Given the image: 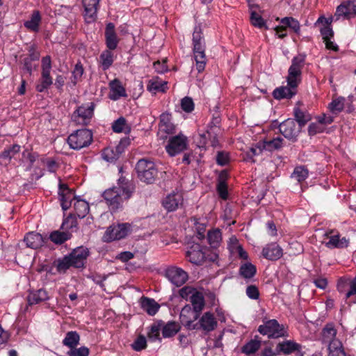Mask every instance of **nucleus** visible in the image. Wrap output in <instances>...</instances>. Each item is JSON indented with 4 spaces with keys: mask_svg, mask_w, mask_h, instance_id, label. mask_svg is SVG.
Listing matches in <instances>:
<instances>
[{
    "mask_svg": "<svg viewBox=\"0 0 356 356\" xmlns=\"http://www.w3.org/2000/svg\"><path fill=\"white\" fill-rule=\"evenodd\" d=\"M305 63V56L304 55L299 54L292 59L286 77L287 86H281L274 90L273 95L275 99H291L297 94Z\"/></svg>",
    "mask_w": 356,
    "mask_h": 356,
    "instance_id": "f257e3e1",
    "label": "nucleus"
},
{
    "mask_svg": "<svg viewBox=\"0 0 356 356\" xmlns=\"http://www.w3.org/2000/svg\"><path fill=\"white\" fill-rule=\"evenodd\" d=\"M134 186L131 183L124 178L118 179L117 186L106 190L103 193V197L111 210L115 211L119 209L124 200L131 196Z\"/></svg>",
    "mask_w": 356,
    "mask_h": 356,
    "instance_id": "f03ea898",
    "label": "nucleus"
},
{
    "mask_svg": "<svg viewBox=\"0 0 356 356\" xmlns=\"http://www.w3.org/2000/svg\"><path fill=\"white\" fill-rule=\"evenodd\" d=\"M193 54L196 69L198 72L204 70L207 63L204 42L200 29L195 28L193 33Z\"/></svg>",
    "mask_w": 356,
    "mask_h": 356,
    "instance_id": "7ed1b4c3",
    "label": "nucleus"
},
{
    "mask_svg": "<svg viewBox=\"0 0 356 356\" xmlns=\"http://www.w3.org/2000/svg\"><path fill=\"white\" fill-rule=\"evenodd\" d=\"M258 331L263 335H267L268 338L277 339L289 336L287 327L280 324L275 319L264 321V324L259 326Z\"/></svg>",
    "mask_w": 356,
    "mask_h": 356,
    "instance_id": "20e7f679",
    "label": "nucleus"
},
{
    "mask_svg": "<svg viewBox=\"0 0 356 356\" xmlns=\"http://www.w3.org/2000/svg\"><path fill=\"white\" fill-rule=\"evenodd\" d=\"M92 141V132L86 129H79L67 138V143L73 149H81L88 146Z\"/></svg>",
    "mask_w": 356,
    "mask_h": 356,
    "instance_id": "39448f33",
    "label": "nucleus"
},
{
    "mask_svg": "<svg viewBox=\"0 0 356 356\" xmlns=\"http://www.w3.org/2000/svg\"><path fill=\"white\" fill-rule=\"evenodd\" d=\"M136 170L139 179L147 184L152 183L157 175L155 164L147 159H140L138 161Z\"/></svg>",
    "mask_w": 356,
    "mask_h": 356,
    "instance_id": "423d86ee",
    "label": "nucleus"
},
{
    "mask_svg": "<svg viewBox=\"0 0 356 356\" xmlns=\"http://www.w3.org/2000/svg\"><path fill=\"white\" fill-rule=\"evenodd\" d=\"M220 128L218 126H211L209 129L200 134L196 138L197 145L199 148L206 149L208 145L216 147L218 145V135Z\"/></svg>",
    "mask_w": 356,
    "mask_h": 356,
    "instance_id": "0eeeda50",
    "label": "nucleus"
},
{
    "mask_svg": "<svg viewBox=\"0 0 356 356\" xmlns=\"http://www.w3.org/2000/svg\"><path fill=\"white\" fill-rule=\"evenodd\" d=\"M94 108L95 104L92 102L78 107L72 115V121L77 125L88 124L93 115Z\"/></svg>",
    "mask_w": 356,
    "mask_h": 356,
    "instance_id": "6e6552de",
    "label": "nucleus"
},
{
    "mask_svg": "<svg viewBox=\"0 0 356 356\" xmlns=\"http://www.w3.org/2000/svg\"><path fill=\"white\" fill-rule=\"evenodd\" d=\"M131 231V225L129 223L118 224L110 226L103 236V241L110 242L114 240H120L124 238Z\"/></svg>",
    "mask_w": 356,
    "mask_h": 356,
    "instance_id": "1a4fd4ad",
    "label": "nucleus"
},
{
    "mask_svg": "<svg viewBox=\"0 0 356 356\" xmlns=\"http://www.w3.org/2000/svg\"><path fill=\"white\" fill-rule=\"evenodd\" d=\"M334 17H335V21L350 19L356 17V0L343 1L337 7Z\"/></svg>",
    "mask_w": 356,
    "mask_h": 356,
    "instance_id": "9d476101",
    "label": "nucleus"
},
{
    "mask_svg": "<svg viewBox=\"0 0 356 356\" xmlns=\"http://www.w3.org/2000/svg\"><path fill=\"white\" fill-rule=\"evenodd\" d=\"M187 146V138L184 134H180L169 139L165 149L170 156H174L185 150Z\"/></svg>",
    "mask_w": 356,
    "mask_h": 356,
    "instance_id": "9b49d317",
    "label": "nucleus"
},
{
    "mask_svg": "<svg viewBox=\"0 0 356 356\" xmlns=\"http://www.w3.org/2000/svg\"><path fill=\"white\" fill-rule=\"evenodd\" d=\"M300 129L296 121L291 118L284 120L279 126L280 132L286 138L292 141L296 140Z\"/></svg>",
    "mask_w": 356,
    "mask_h": 356,
    "instance_id": "f8f14e48",
    "label": "nucleus"
},
{
    "mask_svg": "<svg viewBox=\"0 0 356 356\" xmlns=\"http://www.w3.org/2000/svg\"><path fill=\"white\" fill-rule=\"evenodd\" d=\"M200 313L192 309L190 305L184 307L180 313V321L184 326L188 330H195L198 328V324L195 321L198 318Z\"/></svg>",
    "mask_w": 356,
    "mask_h": 356,
    "instance_id": "ddd939ff",
    "label": "nucleus"
},
{
    "mask_svg": "<svg viewBox=\"0 0 356 356\" xmlns=\"http://www.w3.org/2000/svg\"><path fill=\"white\" fill-rule=\"evenodd\" d=\"M325 236L328 239L327 241L325 242V246L328 248L341 249L348 246L349 239L346 237H341V235L337 231L330 230L325 234Z\"/></svg>",
    "mask_w": 356,
    "mask_h": 356,
    "instance_id": "4468645a",
    "label": "nucleus"
},
{
    "mask_svg": "<svg viewBox=\"0 0 356 356\" xmlns=\"http://www.w3.org/2000/svg\"><path fill=\"white\" fill-rule=\"evenodd\" d=\"M277 355H290L295 353L297 356H303L302 346L294 341L286 340L277 343L275 348Z\"/></svg>",
    "mask_w": 356,
    "mask_h": 356,
    "instance_id": "2eb2a0df",
    "label": "nucleus"
},
{
    "mask_svg": "<svg viewBox=\"0 0 356 356\" xmlns=\"http://www.w3.org/2000/svg\"><path fill=\"white\" fill-rule=\"evenodd\" d=\"M165 276L168 280L177 286L183 285L188 280V274L183 269L172 266L165 270Z\"/></svg>",
    "mask_w": 356,
    "mask_h": 356,
    "instance_id": "dca6fc26",
    "label": "nucleus"
},
{
    "mask_svg": "<svg viewBox=\"0 0 356 356\" xmlns=\"http://www.w3.org/2000/svg\"><path fill=\"white\" fill-rule=\"evenodd\" d=\"M337 289L340 293H346V298L356 295V276L353 278L341 277L339 280Z\"/></svg>",
    "mask_w": 356,
    "mask_h": 356,
    "instance_id": "f3484780",
    "label": "nucleus"
},
{
    "mask_svg": "<svg viewBox=\"0 0 356 356\" xmlns=\"http://www.w3.org/2000/svg\"><path fill=\"white\" fill-rule=\"evenodd\" d=\"M204 248L199 244L193 245L186 252V257L188 261L195 265H202L205 261L206 254Z\"/></svg>",
    "mask_w": 356,
    "mask_h": 356,
    "instance_id": "a211bd4d",
    "label": "nucleus"
},
{
    "mask_svg": "<svg viewBox=\"0 0 356 356\" xmlns=\"http://www.w3.org/2000/svg\"><path fill=\"white\" fill-rule=\"evenodd\" d=\"M261 254L268 260L276 261L282 256L283 250L277 243H270L263 248Z\"/></svg>",
    "mask_w": 356,
    "mask_h": 356,
    "instance_id": "6ab92c4d",
    "label": "nucleus"
},
{
    "mask_svg": "<svg viewBox=\"0 0 356 356\" xmlns=\"http://www.w3.org/2000/svg\"><path fill=\"white\" fill-rule=\"evenodd\" d=\"M84 7V17L87 23L96 19L99 0H82Z\"/></svg>",
    "mask_w": 356,
    "mask_h": 356,
    "instance_id": "aec40b11",
    "label": "nucleus"
},
{
    "mask_svg": "<svg viewBox=\"0 0 356 356\" xmlns=\"http://www.w3.org/2000/svg\"><path fill=\"white\" fill-rule=\"evenodd\" d=\"M105 42L109 50H115L119 43L120 39L115 32V25L110 22L106 24L105 29Z\"/></svg>",
    "mask_w": 356,
    "mask_h": 356,
    "instance_id": "412c9836",
    "label": "nucleus"
},
{
    "mask_svg": "<svg viewBox=\"0 0 356 356\" xmlns=\"http://www.w3.org/2000/svg\"><path fill=\"white\" fill-rule=\"evenodd\" d=\"M108 86L110 89L108 97L110 99L117 101L121 97H127L126 90L120 80L115 79L109 82Z\"/></svg>",
    "mask_w": 356,
    "mask_h": 356,
    "instance_id": "4be33fe9",
    "label": "nucleus"
},
{
    "mask_svg": "<svg viewBox=\"0 0 356 356\" xmlns=\"http://www.w3.org/2000/svg\"><path fill=\"white\" fill-rule=\"evenodd\" d=\"M88 256V249L84 247H79L74 250L72 252L68 255V257H70V261L73 264V267L81 268L84 266Z\"/></svg>",
    "mask_w": 356,
    "mask_h": 356,
    "instance_id": "5701e85b",
    "label": "nucleus"
},
{
    "mask_svg": "<svg viewBox=\"0 0 356 356\" xmlns=\"http://www.w3.org/2000/svg\"><path fill=\"white\" fill-rule=\"evenodd\" d=\"M183 203V197L180 193L169 194L163 200V205L168 211H173Z\"/></svg>",
    "mask_w": 356,
    "mask_h": 356,
    "instance_id": "b1692460",
    "label": "nucleus"
},
{
    "mask_svg": "<svg viewBox=\"0 0 356 356\" xmlns=\"http://www.w3.org/2000/svg\"><path fill=\"white\" fill-rule=\"evenodd\" d=\"M334 20H335V17L334 16H331L327 18L321 16L318 19L316 23H321L324 25L320 30L323 41L327 40V39H331L333 37L334 33L331 27V23Z\"/></svg>",
    "mask_w": 356,
    "mask_h": 356,
    "instance_id": "393cba45",
    "label": "nucleus"
},
{
    "mask_svg": "<svg viewBox=\"0 0 356 356\" xmlns=\"http://www.w3.org/2000/svg\"><path fill=\"white\" fill-rule=\"evenodd\" d=\"M199 327L207 332H211L215 330L217 327V321L214 315L209 312L204 313L200 318L198 327Z\"/></svg>",
    "mask_w": 356,
    "mask_h": 356,
    "instance_id": "a878e982",
    "label": "nucleus"
},
{
    "mask_svg": "<svg viewBox=\"0 0 356 356\" xmlns=\"http://www.w3.org/2000/svg\"><path fill=\"white\" fill-rule=\"evenodd\" d=\"M147 89L149 92L153 94H156L157 92H164L168 89L167 82L162 81L157 76L153 77L148 81Z\"/></svg>",
    "mask_w": 356,
    "mask_h": 356,
    "instance_id": "bb28decb",
    "label": "nucleus"
},
{
    "mask_svg": "<svg viewBox=\"0 0 356 356\" xmlns=\"http://www.w3.org/2000/svg\"><path fill=\"white\" fill-rule=\"evenodd\" d=\"M50 298L46 290L40 289L35 291H32L28 296V302L29 305H36L44 301L48 300Z\"/></svg>",
    "mask_w": 356,
    "mask_h": 356,
    "instance_id": "cd10ccee",
    "label": "nucleus"
},
{
    "mask_svg": "<svg viewBox=\"0 0 356 356\" xmlns=\"http://www.w3.org/2000/svg\"><path fill=\"white\" fill-rule=\"evenodd\" d=\"M24 242L27 247L32 249H38L43 245L44 241L41 234L31 232L26 234L24 237Z\"/></svg>",
    "mask_w": 356,
    "mask_h": 356,
    "instance_id": "c85d7f7f",
    "label": "nucleus"
},
{
    "mask_svg": "<svg viewBox=\"0 0 356 356\" xmlns=\"http://www.w3.org/2000/svg\"><path fill=\"white\" fill-rule=\"evenodd\" d=\"M175 127L172 122V115L169 113H163L160 115L159 130L167 134L174 132Z\"/></svg>",
    "mask_w": 356,
    "mask_h": 356,
    "instance_id": "c756f323",
    "label": "nucleus"
},
{
    "mask_svg": "<svg viewBox=\"0 0 356 356\" xmlns=\"http://www.w3.org/2000/svg\"><path fill=\"white\" fill-rule=\"evenodd\" d=\"M60 204L64 211L67 210L71 206L73 193L70 191L65 184H60Z\"/></svg>",
    "mask_w": 356,
    "mask_h": 356,
    "instance_id": "7c9ffc66",
    "label": "nucleus"
},
{
    "mask_svg": "<svg viewBox=\"0 0 356 356\" xmlns=\"http://www.w3.org/2000/svg\"><path fill=\"white\" fill-rule=\"evenodd\" d=\"M142 309L150 316H154L160 308V305L154 299L143 297L140 300Z\"/></svg>",
    "mask_w": 356,
    "mask_h": 356,
    "instance_id": "2f4dec72",
    "label": "nucleus"
},
{
    "mask_svg": "<svg viewBox=\"0 0 356 356\" xmlns=\"http://www.w3.org/2000/svg\"><path fill=\"white\" fill-rule=\"evenodd\" d=\"M41 20L42 18L40 12L38 10H33L30 19L26 21L24 25L31 31L38 32Z\"/></svg>",
    "mask_w": 356,
    "mask_h": 356,
    "instance_id": "473e14b6",
    "label": "nucleus"
},
{
    "mask_svg": "<svg viewBox=\"0 0 356 356\" xmlns=\"http://www.w3.org/2000/svg\"><path fill=\"white\" fill-rule=\"evenodd\" d=\"M261 141V147L264 148L265 150L272 152L281 148L282 147L284 140L280 136H277L273 138H266Z\"/></svg>",
    "mask_w": 356,
    "mask_h": 356,
    "instance_id": "72a5a7b5",
    "label": "nucleus"
},
{
    "mask_svg": "<svg viewBox=\"0 0 356 356\" xmlns=\"http://www.w3.org/2000/svg\"><path fill=\"white\" fill-rule=\"evenodd\" d=\"M337 330L332 323L327 324L322 330V340L323 343L332 344L334 341H339L336 338Z\"/></svg>",
    "mask_w": 356,
    "mask_h": 356,
    "instance_id": "f704fd0d",
    "label": "nucleus"
},
{
    "mask_svg": "<svg viewBox=\"0 0 356 356\" xmlns=\"http://www.w3.org/2000/svg\"><path fill=\"white\" fill-rule=\"evenodd\" d=\"M75 215L79 218H84L89 212L90 207L88 203L83 200H76L74 203Z\"/></svg>",
    "mask_w": 356,
    "mask_h": 356,
    "instance_id": "c9c22d12",
    "label": "nucleus"
},
{
    "mask_svg": "<svg viewBox=\"0 0 356 356\" xmlns=\"http://www.w3.org/2000/svg\"><path fill=\"white\" fill-rule=\"evenodd\" d=\"M256 273V266L248 261L241 264L239 268V274L246 280L252 278Z\"/></svg>",
    "mask_w": 356,
    "mask_h": 356,
    "instance_id": "e433bc0d",
    "label": "nucleus"
},
{
    "mask_svg": "<svg viewBox=\"0 0 356 356\" xmlns=\"http://www.w3.org/2000/svg\"><path fill=\"white\" fill-rule=\"evenodd\" d=\"M80 340V336L76 331H70L68 332L64 339L63 340V343L64 346L68 347L72 350V348L76 347L79 344Z\"/></svg>",
    "mask_w": 356,
    "mask_h": 356,
    "instance_id": "4c0bfd02",
    "label": "nucleus"
},
{
    "mask_svg": "<svg viewBox=\"0 0 356 356\" xmlns=\"http://www.w3.org/2000/svg\"><path fill=\"white\" fill-rule=\"evenodd\" d=\"M162 334L164 338L171 337L175 335L179 330L180 327L175 322H168L165 324L162 322Z\"/></svg>",
    "mask_w": 356,
    "mask_h": 356,
    "instance_id": "58836bf2",
    "label": "nucleus"
},
{
    "mask_svg": "<svg viewBox=\"0 0 356 356\" xmlns=\"http://www.w3.org/2000/svg\"><path fill=\"white\" fill-rule=\"evenodd\" d=\"M108 49L104 50L99 56V63L103 70H108L113 63V53Z\"/></svg>",
    "mask_w": 356,
    "mask_h": 356,
    "instance_id": "ea45409f",
    "label": "nucleus"
},
{
    "mask_svg": "<svg viewBox=\"0 0 356 356\" xmlns=\"http://www.w3.org/2000/svg\"><path fill=\"white\" fill-rule=\"evenodd\" d=\"M230 248L231 251L233 253L237 254L238 257L244 259H248V252L242 248V246L238 243L237 239L235 237H232L230 238Z\"/></svg>",
    "mask_w": 356,
    "mask_h": 356,
    "instance_id": "a19ab883",
    "label": "nucleus"
},
{
    "mask_svg": "<svg viewBox=\"0 0 356 356\" xmlns=\"http://www.w3.org/2000/svg\"><path fill=\"white\" fill-rule=\"evenodd\" d=\"M190 301L193 305L192 309L200 314L204 307V298L202 293L197 291L193 294Z\"/></svg>",
    "mask_w": 356,
    "mask_h": 356,
    "instance_id": "79ce46f5",
    "label": "nucleus"
},
{
    "mask_svg": "<svg viewBox=\"0 0 356 356\" xmlns=\"http://www.w3.org/2000/svg\"><path fill=\"white\" fill-rule=\"evenodd\" d=\"M227 172H222L219 177L218 183L217 185V191L220 197L226 200L228 197L227 186L226 184Z\"/></svg>",
    "mask_w": 356,
    "mask_h": 356,
    "instance_id": "37998d69",
    "label": "nucleus"
},
{
    "mask_svg": "<svg viewBox=\"0 0 356 356\" xmlns=\"http://www.w3.org/2000/svg\"><path fill=\"white\" fill-rule=\"evenodd\" d=\"M119 149V147H116L115 149L112 147L105 148L102 152V158L108 162L116 161L120 154Z\"/></svg>",
    "mask_w": 356,
    "mask_h": 356,
    "instance_id": "c03bdc74",
    "label": "nucleus"
},
{
    "mask_svg": "<svg viewBox=\"0 0 356 356\" xmlns=\"http://www.w3.org/2000/svg\"><path fill=\"white\" fill-rule=\"evenodd\" d=\"M345 104L346 98L343 97H339L332 99L331 103L329 104L328 108L332 113L337 114L344 109Z\"/></svg>",
    "mask_w": 356,
    "mask_h": 356,
    "instance_id": "a18cd8bd",
    "label": "nucleus"
},
{
    "mask_svg": "<svg viewBox=\"0 0 356 356\" xmlns=\"http://www.w3.org/2000/svg\"><path fill=\"white\" fill-rule=\"evenodd\" d=\"M329 356H347L342 343L340 341H334L328 346Z\"/></svg>",
    "mask_w": 356,
    "mask_h": 356,
    "instance_id": "49530a36",
    "label": "nucleus"
},
{
    "mask_svg": "<svg viewBox=\"0 0 356 356\" xmlns=\"http://www.w3.org/2000/svg\"><path fill=\"white\" fill-rule=\"evenodd\" d=\"M280 24L285 25L286 28H289L293 30L296 33H299L300 31V22L293 17H285L282 18Z\"/></svg>",
    "mask_w": 356,
    "mask_h": 356,
    "instance_id": "de8ad7c7",
    "label": "nucleus"
},
{
    "mask_svg": "<svg viewBox=\"0 0 356 356\" xmlns=\"http://www.w3.org/2000/svg\"><path fill=\"white\" fill-rule=\"evenodd\" d=\"M162 321L154 323L151 326L149 331L147 333L149 339L155 341L156 340L161 341L160 332L162 331Z\"/></svg>",
    "mask_w": 356,
    "mask_h": 356,
    "instance_id": "09e8293b",
    "label": "nucleus"
},
{
    "mask_svg": "<svg viewBox=\"0 0 356 356\" xmlns=\"http://www.w3.org/2000/svg\"><path fill=\"white\" fill-rule=\"evenodd\" d=\"M309 176V171L305 166H297L295 168L291 178L298 181L299 183L305 181Z\"/></svg>",
    "mask_w": 356,
    "mask_h": 356,
    "instance_id": "8fccbe9b",
    "label": "nucleus"
},
{
    "mask_svg": "<svg viewBox=\"0 0 356 356\" xmlns=\"http://www.w3.org/2000/svg\"><path fill=\"white\" fill-rule=\"evenodd\" d=\"M296 120L298 123V126L302 128L307 122L311 120L310 115L305 111L298 108L294 109Z\"/></svg>",
    "mask_w": 356,
    "mask_h": 356,
    "instance_id": "3c124183",
    "label": "nucleus"
},
{
    "mask_svg": "<svg viewBox=\"0 0 356 356\" xmlns=\"http://www.w3.org/2000/svg\"><path fill=\"white\" fill-rule=\"evenodd\" d=\"M261 346V341L257 339H251L242 348V352L246 355L254 353Z\"/></svg>",
    "mask_w": 356,
    "mask_h": 356,
    "instance_id": "603ef678",
    "label": "nucleus"
},
{
    "mask_svg": "<svg viewBox=\"0 0 356 356\" xmlns=\"http://www.w3.org/2000/svg\"><path fill=\"white\" fill-rule=\"evenodd\" d=\"M51 241L56 244H61L70 238V234L68 232H53L49 236Z\"/></svg>",
    "mask_w": 356,
    "mask_h": 356,
    "instance_id": "864d4df0",
    "label": "nucleus"
},
{
    "mask_svg": "<svg viewBox=\"0 0 356 356\" xmlns=\"http://www.w3.org/2000/svg\"><path fill=\"white\" fill-rule=\"evenodd\" d=\"M55 265L58 273H64L71 266H73L70 261V257L68 256L64 257L63 259H59L55 261Z\"/></svg>",
    "mask_w": 356,
    "mask_h": 356,
    "instance_id": "5fc2aeb1",
    "label": "nucleus"
},
{
    "mask_svg": "<svg viewBox=\"0 0 356 356\" xmlns=\"http://www.w3.org/2000/svg\"><path fill=\"white\" fill-rule=\"evenodd\" d=\"M20 146L16 144L6 148L0 154V159H6L10 162L11 159L20 151Z\"/></svg>",
    "mask_w": 356,
    "mask_h": 356,
    "instance_id": "6e6d98bb",
    "label": "nucleus"
},
{
    "mask_svg": "<svg viewBox=\"0 0 356 356\" xmlns=\"http://www.w3.org/2000/svg\"><path fill=\"white\" fill-rule=\"evenodd\" d=\"M208 241L213 248H216L221 241V232L219 229L209 231L207 234Z\"/></svg>",
    "mask_w": 356,
    "mask_h": 356,
    "instance_id": "4d7b16f0",
    "label": "nucleus"
},
{
    "mask_svg": "<svg viewBox=\"0 0 356 356\" xmlns=\"http://www.w3.org/2000/svg\"><path fill=\"white\" fill-rule=\"evenodd\" d=\"M84 72L83 65L81 63L75 65L74 68L72 72V83L75 86L78 82L82 80V76Z\"/></svg>",
    "mask_w": 356,
    "mask_h": 356,
    "instance_id": "13d9d810",
    "label": "nucleus"
},
{
    "mask_svg": "<svg viewBox=\"0 0 356 356\" xmlns=\"http://www.w3.org/2000/svg\"><path fill=\"white\" fill-rule=\"evenodd\" d=\"M112 128L115 133H126L128 131L126 120L122 117L118 118L113 123Z\"/></svg>",
    "mask_w": 356,
    "mask_h": 356,
    "instance_id": "bf43d9fd",
    "label": "nucleus"
},
{
    "mask_svg": "<svg viewBox=\"0 0 356 356\" xmlns=\"http://www.w3.org/2000/svg\"><path fill=\"white\" fill-rule=\"evenodd\" d=\"M53 83L51 77L41 76L39 83L36 86L37 91L42 92L48 89Z\"/></svg>",
    "mask_w": 356,
    "mask_h": 356,
    "instance_id": "052dcab7",
    "label": "nucleus"
},
{
    "mask_svg": "<svg viewBox=\"0 0 356 356\" xmlns=\"http://www.w3.org/2000/svg\"><path fill=\"white\" fill-rule=\"evenodd\" d=\"M132 348L136 351H141L147 347V341L143 335L138 336L131 344Z\"/></svg>",
    "mask_w": 356,
    "mask_h": 356,
    "instance_id": "680f3d73",
    "label": "nucleus"
},
{
    "mask_svg": "<svg viewBox=\"0 0 356 356\" xmlns=\"http://www.w3.org/2000/svg\"><path fill=\"white\" fill-rule=\"evenodd\" d=\"M261 141L258 142L254 147H252L250 149V150L246 153L247 159L252 160L253 156L260 154L263 150H265L264 148L261 147Z\"/></svg>",
    "mask_w": 356,
    "mask_h": 356,
    "instance_id": "e2e57ef3",
    "label": "nucleus"
},
{
    "mask_svg": "<svg viewBox=\"0 0 356 356\" xmlns=\"http://www.w3.org/2000/svg\"><path fill=\"white\" fill-rule=\"evenodd\" d=\"M250 22L253 26L260 29L265 26V21L262 17L254 11L251 13Z\"/></svg>",
    "mask_w": 356,
    "mask_h": 356,
    "instance_id": "0e129e2a",
    "label": "nucleus"
},
{
    "mask_svg": "<svg viewBox=\"0 0 356 356\" xmlns=\"http://www.w3.org/2000/svg\"><path fill=\"white\" fill-rule=\"evenodd\" d=\"M197 291L195 288L186 286L179 290V293L182 298L190 300L192 298L193 294H195V293Z\"/></svg>",
    "mask_w": 356,
    "mask_h": 356,
    "instance_id": "69168bd1",
    "label": "nucleus"
},
{
    "mask_svg": "<svg viewBox=\"0 0 356 356\" xmlns=\"http://www.w3.org/2000/svg\"><path fill=\"white\" fill-rule=\"evenodd\" d=\"M181 107L186 113H191L194 110V103L191 97H185L181 101Z\"/></svg>",
    "mask_w": 356,
    "mask_h": 356,
    "instance_id": "338daca9",
    "label": "nucleus"
},
{
    "mask_svg": "<svg viewBox=\"0 0 356 356\" xmlns=\"http://www.w3.org/2000/svg\"><path fill=\"white\" fill-rule=\"evenodd\" d=\"M69 356H88L89 349L87 347L82 346L79 348H74L67 352Z\"/></svg>",
    "mask_w": 356,
    "mask_h": 356,
    "instance_id": "774afa93",
    "label": "nucleus"
}]
</instances>
